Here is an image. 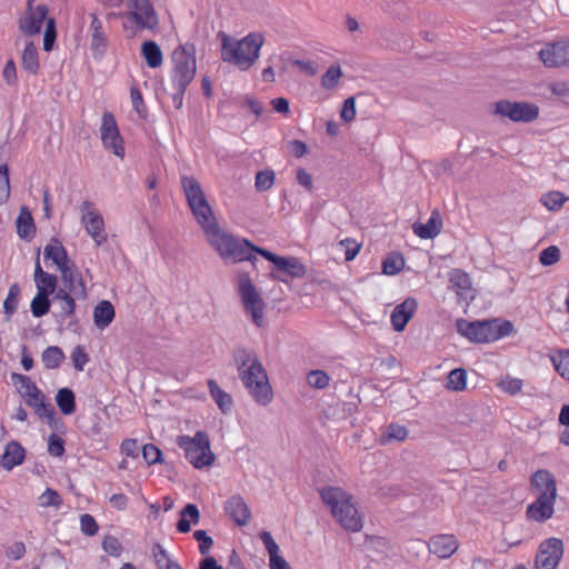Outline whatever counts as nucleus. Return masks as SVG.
I'll use <instances>...</instances> for the list:
<instances>
[{
	"label": "nucleus",
	"instance_id": "32",
	"mask_svg": "<svg viewBox=\"0 0 569 569\" xmlns=\"http://www.w3.org/2000/svg\"><path fill=\"white\" fill-rule=\"evenodd\" d=\"M200 520L198 507L193 503H188L180 511V519L177 523V530L181 533H187L191 529V522L197 525Z\"/></svg>",
	"mask_w": 569,
	"mask_h": 569
},
{
	"label": "nucleus",
	"instance_id": "13",
	"mask_svg": "<svg viewBox=\"0 0 569 569\" xmlns=\"http://www.w3.org/2000/svg\"><path fill=\"white\" fill-rule=\"evenodd\" d=\"M36 0H27V8L18 20L19 30L26 36L38 34L43 24L47 26L49 8L47 4H36Z\"/></svg>",
	"mask_w": 569,
	"mask_h": 569
},
{
	"label": "nucleus",
	"instance_id": "4",
	"mask_svg": "<svg viewBox=\"0 0 569 569\" xmlns=\"http://www.w3.org/2000/svg\"><path fill=\"white\" fill-rule=\"evenodd\" d=\"M319 493L333 518L345 530L358 532L362 529V518L351 495L342 488L333 486L323 487Z\"/></svg>",
	"mask_w": 569,
	"mask_h": 569
},
{
	"label": "nucleus",
	"instance_id": "43",
	"mask_svg": "<svg viewBox=\"0 0 569 569\" xmlns=\"http://www.w3.org/2000/svg\"><path fill=\"white\" fill-rule=\"evenodd\" d=\"M30 308H31V312L34 317H37V318L43 317L50 310L49 296L37 293L36 297L31 301Z\"/></svg>",
	"mask_w": 569,
	"mask_h": 569
},
{
	"label": "nucleus",
	"instance_id": "58",
	"mask_svg": "<svg viewBox=\"0 0 569 569\" xmlns=\"http://www.w3.org/2000/svg\"><path fill=\"white\" fill-rule=\"evenodd\" d=\"M48 452L53 457H61L64 453V440L52 433L48 439Z\"/></svg>",
	"mask_w": 569,
	"mask_h": 569
},
{
	"label": "nucleus",
	"instance_id": "40",
	"mask_svg": "<svg viewBox=\"0 0 569 569\" xmlns=\"http://www.w3.org/2000/svg\"><path fill=\"white\" fill-rule=\"evenodd\" d=\"M567 199L560 191H549L542 196L541 202L548 210L557 211L562 208Z\"/></svg>",
	"mask_w": 569,
	"mask_h": 569
},
{
	"label": "nucleus",
	"instance_id": "5",
	"mask_svg": "<svg viewBox=\"0 0 569 569\" xmlns=\"http://www.w3.org/2000/svg\"><path fill=\"white\" fill-rule=\"evenodd\" d=\"M172 63L171 84L176 91L174 101L179 99L180 106L183 94L194 79L197 71L194 44L186 43L177 47L172 52Z\"/></svg>",
	"mask_w": 569,
	"mask_h": 569
},
{
	"label": "nucleus",
	"instance_id": "11",
	"mask_svg": "<svg viewBox=\"0 0 569 569\" xmlns=\"http://www.w3.org/2000/svg\"><path fill=\"white\" fill-rule=\"evenodd\" d=\"M99 131L103 148L116 157L123 159L126 156L124 140L111 112H103Z\"/></svg>",
	"mask_w": 569,
	"mask_h": 569
},
{
	"label": "nucleus",
	"instance_id": "62",
	"mask_svg": "<svg viewBox=\"0 0 569 569\" xmlns=\"http://www.w3.org/2000/svg\"><path fill=\"white\" fill-rule=\"evenodd\" d=\"M356 99L353 97H349L343 102V107L340 113L341 119L345 122H350L356 118Z\"/></svg>",
	"mask_w": 569,
	"mask_h": 569
},
{
	"label": "nucleus",
	"instance_id": "49",
	"mask_svg": "<svg viewBox=\"0 0 569 569\" xmlns=\"http://www.w3.org/2000/svg\"><path fill=\"white\" fill-rule=\"evenodd\" d=\"M307 381L316 389H325L329 385L330 377L323 370H312L308 373Z\"/></svg>",
	"mask_w": 569,
	"mask_h": 569
},
{
	"label": "nucleus",
	"instance_id": "37",
	"mask_svg": "<svg viewBox=\"0 0 569 569\" xmlns=\"http://www.w3.org/2000/svg\"><path fill=\"white\" fill-rule=\"evenodd\" d=\"M496 386L505 393L517 396L522 390L523 381L519 378L506 375L498 379Z\"/></svg>",
	"mask_w": 569,
	"mask_h": 569
},
{
	"label": "nucleus",
	"instance_id": "23",
	"mask_svg": "<svg viewBox=\"0 0 569 569\" xmlns=\"http://www.w3.org/2000/svg\"><path fill=\"white\" fill-rule=\"evenodd\" d=\"M459 547L452 535H438L428 542L429 551L439 558H449Z\"/></svg>",
	"mask_w": 569,
	"mask_h": 569
},
{
	"label": "nucleus",
	"instance_id": "63",
	"mask_svg": "<svg viewBox=\"0 0 569 569\" xmlns=\"http://www.w3.org/2000/svg\"><path fill=\"white\" fill-rule=\"evenodd\" d=\"M71 359H72L74 368L78 371H82L86 363L89 361L88 355L84 352V350L80 346H78L73 349V351L71 353Z\"/></svg>",
	"mask_w": 569,
	"mask_h": 569
},
{
	"label": "nucleus",
	"instance_id": "27",
	"mask_svg": "<svg viewBox=\"0 0 569 569\" xmlns=\"http://www.w3.org/2000/svg\"><path fill=\"white\" fill-rule=\"evenodd\" d=\"M26 452L23 447L17 441H11L7 445L4 453L1 457V466L6 470H11L21 465L24 460Z\"/></svg>",
	"mask_w": 569,
	"mask_h": 569
},
{
	"label": "nucleus",
	"instance_id": "19",
	"mask_svg": "<svg viewBox=\"0 0 569 569\" xmlns=\"http://www.w3.org/2000/svg\"><path fill=\"white\" fill-rule=\"evenodd\" d=\"M539 58L549 68L569 66L566 41L547 44L539 51Z\"/></svg>",
	"mask_w": 569,
	"mask_h": 569
},
{
	"label": "nucleus",
	"instance_id": "30",
	"mask_svg": "<svg viewBox=\"0 0 569 569\" xmlns=\"http://www.w3.org/2000/svg\"><path fill=\"white\" fill-rule=\"evenodd\" d=\"M141 54L144 58L147 66L151 69L161 67L163 62L162 51L156 41H144L141 44Z\"/></svg>",
	"mask_w": 569,
	"mask_h": 569
},
{
	"label": "nucleus",
	"instance_id": "52",
	"mask_svg": "<svg viewBox=\"0 0 569 569\" xmlns=\"http://www.w3.org/2000/svg\"><path fill=\"white\" fill-rule=\"evenodd\" d=\"M142 457L147 465H156L162 461V452L161 450L152 445L147 443L142 447Z\"/></svg>",
	"mask_w": 569,
	"mask_h": 569
},
{
	"label": "nucleus",
	"instance_id": "7",
	"mask_svg": "<svg viewBox=\"0 0 569 569\" xmlns=\"http://www.w3.org/2000/svg\"><path fill=\"white\" fill-rule=\"evenodd\" d=\"M513 331L509 320H485L470 322L465 327V338L477 343H489L508 337Z\"/></svg>",
	"mask_w": 569,
	"mask_h": 569
},
{
	"label": "nucleus",
	"instance_id": "50",
	"mask_svg": "<svg viewBox=\"0 0 569 569\" xmlns=\"http://www.w3.org/2000/svg\"><path fill=\"white\" fill-rule=\"evenodd\" d=\"M57 39L56 20L50 18L47 20V26L43 36V50L51 51Z\"/></svg>",
	"mask_w": 569,
	"mask_h": 569
},
{
	"label": "nucleus",
	"instance_id": "1",
	"mask_svg": "<svg viewBox=\"0 0 569 569\" xmlns=\"http://www.w3.org/2000/svg\"><path fill=\"white\" fill-rule=\"evenodd\" d=\"M181 187L188 206L201 227L207 242L217 253L223 260H230L232 262L250 261L254 263L256 256L253 253H257V250L261 248L244 238H236L218 226L213 211L197 179L190 176H183L181 178Z\"/></svg>",
	"mask_w": 569,
	"mask_h": 569
},
{
	"label": "nucleus",
	"instance_id": "12",
	"mask_svg": "<svg viewBox=\"0 0 569 569\" xmlns=\"http://www.w3.org/2000/svg\"><path fill=\"white\" fill-rule=\"evenodd\" d=\"M81 224L97 246L108 241L106 224L102 214L97 210L93 202L84 200L80 204Z\"/></svg>",
	"mask_w": 569,
	"mask_h": 569
},
{
	"label": "nucleus",
	"instance_id": "56",
	"mask_svg": "<svg viewBox=\"0 0 569 569\" xmlns=\"http://www.w3.org/2000/svg\"><path fill=\"white\" fill-rule=\"evenodd\" d=\"M80 528L88 537L94 536L99 530L96 519L89 513H84L80 517Z\"/></svg>",
	"mask_w": 569,
	"mask_h": 569
},
{
	"label": "nucleus",
	"instance_id": "29",
	"mask_svg": "<svg viewBox=\"0 0 569 569\" xmlns=\"http://www.w3.org/2000/svg\"><path fill=\"white\" fill-rule=\"evenodd\" d=\"M21 66L26 72L36 76L40 70L38 49L33 42H28L21 54Z\"/></svg>",
	"mask_w": 569,
	"mask_h": 569
},
{
	"label": "nucleus",
	"instance_id": "51",
	"mask_svg": "<svg viewBox=\"0 0 569 569\" xmlns=\"http://www.w3.org/2000/svg\"><path fill=\"white\" fill-rule=\"evenodd\" d=\"M556 371L565 379L569 380V350L561 351L557 358L552 359Z\"/></svg>",
	"mask_w": 569,
	"mask_h": 569
},
{
	"label": "nucleus",
	"instance_id": "48",
	"mask_svg": "<svg viewBox=\"0 0 569 569\" xmlns=\"http://www.w3.org/2000/svg\"><path fill=\"white\" fill-rule=\"evenodd\" d=\"M405 261L401 256L390 254L382 262V271L385 274L393 276L400 272Z\"/></svg>",
	"mask_w": 569,
	"mask_h": 569
},
{
	"label": "nucleus",
	"instance_id": "24",
	"mask_svg": "<svg viewBox=\"0 0 569 569\" xmlns=\"http://www.w3.org/2000/svg\"><path fill=\"white\" fill-rule=\"evenodd\" d=\"M441 227V214L437 210H435L431 212L426 223L415 222L412 224V231L420 239H433L440 233Z\"/></svg>",
	"mask_w": 569,
	"mask_h": 569
},
{
	"label": "nucleus",
	"instance_id": "54",
	"mask_svg": "<svg viewBox=\"0 0 569 569\" xmlns=\"http://www.w3.org/2000/svg\"><path fill=\"white\" fill-rule=\"evenodd\" d=\"M130 99H131L132 108L134 109V111L138 114L144 117L147 113V107L143 101V97H142L140 89L137 88L136 86L130 88Z\"/></svg>",
	"mask_w": 569,
	"mask_h": 569
},
{
	"label": "nucleus",
	"instance_id": "44",
	"mask_svg": "<svg viewBox=\"0 0 569 569\" xmlns=\"http://www.w3.org/2000/svg\"><path fill=\"white\" fill-rule=\"evenodd\" d=\"M151 551L158 569H166L176 562L160 543H154Z\"/></svg>",
	"mask_w": 569,
	"mask_h": 569
},
{
	"label": "nucleus",
	"instance_id": "20",
	"mask_svg": "<svg viewBox=\"0 0 569 569\" xmlns=\"http://www.w3.org/2000/svg\"><path fill=\"white\" fill-rule=\"evenodd\" d=\"M418 307V302L415 298H407L403 302L396 306L391 313V325L398 332L405 330L407 323L413 317Z\"/></svg>",
	"mask_w": 569,
	"mask_h": 569
},
{
	"label": "nucleus",
	"instance_id": "55",
	"mask_svg": "<svg viewBox=\"0 0 569 569\" xmlns=\"http://www.w3.org/2000/svg\"><path fill=\"white\" fill-rule=\"evenodd\" d=\"M560 259V250L556 246H550L540 252L539 261L543 266H552Z\"/></svg>",
	"mask_w": 569,
	"mask_h": 569
},
{
	"label": "nucleus",
	"instance_id": "9",
	"mask_svg": "<svg viewBox=\"0 0 569 569\" xmlns=\"http://www.w3.org/2000/svg\"><path fill=\"white\" fill-rule=\"evenodd\" d=\"M128 11L107 12V19L126 17L132 20L138 29L152 30L159 24L158 13L153 8L151 0H127Z\"/></svg>",
	"mask_w": 569,
	"mask_h": 569
},
{
	"label": "nucleus",
	"instance_id": "22",
	"mask_svg": "<svg viewBox=\"0 0 569 569\" xmlns=\"http://www.w3.org/2000/svg\"><path fill=\"white\" fill-rule=\"evenodd\" d=\"M224 510L236 525L240 527L246 526L251 518L247 502L239 495L232 496L227 500Z\"/></svg>",
	"mask_w": 569,
	"mask_h": 569
},
{
	"label": "nucleus",
	"instance_id": "28",
	"mask_svg": "<svg viewBox=\"0 0 569 569\" xmlns=\"http://www.w3.org/2000/svg\"><path fill=\"white\" fill-rule=\"evenodd\" d=\"M43 254L44 259L52 260L59 270L72 262L68 259L64 247L57 239L44 247Z\"/></svg>",
	"mask_w": 569,
	"mask_h": 569
},
{
	"label": "nucleus",
	"instance_id": "64",
	"mask_svg": "<svg viewBox=\"0 0 569 569\" xmlns=\"http://www.w3.org/2000/svg\"><path fill=\"white\" fill-rule=\"evenodd\" d=\"M2 76H3V79L7 82V84H9V86L17 84V82H18L17 67L12 59L7 61V63L3 68V71H2Z\"/></svg>",
	"mask_w": 569,
	"mask_h": 569
},
{
	"label": "nucleus",
	"instance_id": "34",
	"mask_svg": "<svg viewBox=\"0 0 569 569\" xmlns=\"http://www.w3.org/2000/svg\"><path fill=\"white\" fill-rule=\"evenodd\" d=\"M56 402L60 411L64 416L72 415L76 411V398L74 393L69 388H62L58 390L56 396Z\"/></svg>",
	"mask_w": 569,
	"mask_h": 569
},
{
	"label": "nucleus",
	"instance_id": "45",
	"mask_svg": "<svg viewBox=\"0 0 569 569\" xmlns=\"http://www.w3.org/2000/svg\"><path fill=\"white\" fill-rule=\"evenodd\" d=\"M408 437V429L398 423H390L386 431L382 433V441H403Z\"/></svg>",
	"mask_w": 569,
	"mask_h": 569
},
{
	"label": "nucleus",
	"instance_id": "25",
	"mask_svg": "<svg viewBox=\"0 0 569 569\" xmlns=\"http://www.w3.org/2000/svg\"><path fill=\"white\" fill-rule=\"evenodd\" d=\"M555 502L533 500L528 505L526 515L527 518L535 522H545L553 516Z\"/></svg>",
	"mask_w": 569,
	"mask_h": 569
},
{
	"label": "nucleus",
	"instance_id": "21",
	"mask_svg": "<svg viewBox=\"0 0 569 569\" xmlns=\"http://www.w3.org/2000/svg\"><path fill=\"white\" fill-rule=\"evenodd\" d=\"M34 415L48 423H51L56 416V409L41 390L24 400Z\"/></svg>",
	"mask_w": 569,
	"mask_h": 569
},
{
	"label": "nucleus",
	"instance_id": "38",
	"mask_svg": "<svg viewBox=\"0 0 569 569\" xmlns=\"http://www.w3.org/2000/svg\"><path fill=\"white\" fill-rule=\"evenodd\" d=\"M63 360L64 353L59 347L51 346L42 352V362L48 369L58 368Z\"/></svg>",
	"mask_w": 569,
	"mask_h": 569
},
{
	"label": "nucleus",
	"instance_id": "42",
	"mask_svg": "<svg viewBox=\"0 0 569 569\" xmlns=\"http://www.w3.org/2000/svg\"><path fill=\"white\" fill-rule=\"evenodd\" d=\"M37 293L50 296L56 295L58 279L54 274L48 273L40 279H36Z\"/></svg>",
	"mask_w": 569,
	"mask_h": 569
},
{
	"label": "nucleus",
	"instance_id": "10",
	"mask_svg": "<svg viewBox=\"0 0 569 569\" xmlns=\"http://www.w3.org/2000/svg\"><path fill=\"white\" fill-rule=\"evenodd\" d=\"M493 113L513 122H532L539 116V107L530 102L499 100L493 104Z\"/></svg>",
	"mask_w": 569,
	"mask_h": 569
},
{
	"label": "nucleus",
	"instance_id": "35",
	"mask_svg": "<svg viewBox=\"0 0 569 569\" xmlns=\"http://www.w3.org/2000/svg\"><path fill=\"white\" fill-rule=\"evenodd\" d=\"M54 299L61 302V315L64 317H72L76 313V300L78 298L74 297L73 292L59 289L54 295Z\"/></svg>",
	"mask_w": 569,
	"mask_h": 569
},
{
	"label": "nucleus",
	"instance_id": "36",
	"mask_svg": "<svg viewBox=\"0 0 569 569\" xmlns=\"http://www.w3.org/2000/svg\"><path fill=\"white\" fill-rule=\"evenodd\" d=\"M12 380L18 386L19 392L23 400H26L27 398L31 397L32 395L40 390L36 382H33L31 378L28 376L13 373Z\"/></svg>",
	"mask_w": 569,
	"mask_h": 569
},
{
	"label": "nucleus",
	"instance_id": "16",
	"mask_svg": "<svg viewBox=\"0 0 569 569\" xmlns=\"http://www.w3.org/2000/svg\"><path fill=\"white\" fill-rule=\"evenodd\" d=\"M563 553L560 539L549 538L543 541L536 556V569H556Z\"/></svg>",
	"mask_w": 569,
	"mask_h": 569
},
{
	"label": "nucleus",
	"instance_id": "3",
	"mask_svg": "<svg viewBox=\"0 0 569 569\" xmlns=\"http://www.w3.org/2000/svg\"><path fill=\"white\" fill-rule=\"evenodd\" d=\"M264 41V36L261 32H250L240 40L223 36L221 59L234 64L241 71H247L259 59Z\"/></svg>",
	"mask_w": 569,
	"mask_h": 569
},
{
	"label": "nucleus",
	"instance_id": "14",
	"mask_svg": "<svg viewBox=\"0 0 569 569\" xmlns=\"http://www.w3.org/2000/svg\"><path fill=\"white\" fill-rule=\"evenodd\" d=\"M530 490L536 500L556 502L557 481L555 476L546 470H537L530 478Z\"/></svg>",
	"mask_w": 569,
	"mask_h": 569
},
{
	"label": "nucleus",
	"instance_id": "39",
	"mask_svg": "<svg viewBox=\"0 0 569 569\" xmlns=\"http://www.w3.org/2000/svg\"><path fill=\"white\" fill-rule=\"evenodd\" d=\"M342 77V70L339 64H332L328 68L321 78V86L326 90L335 89Z\"/></svg>",
	"mask_w": 569,
	"mask_h": 569
},
{
	"label": "nucleus",
	"instance_id": "2",
	"mask_svg": "<svg viewBox=\"0 0 569 569\" xmlns=\"http://www.w3.org/2000/svg\"><path fill=\"white\" fill-rule=\"evenodd\" d=\"M239 377L249 393L260 405L272 400V389L264 368L253 351L240 348L233 352Z\"/></svg>",
	"mask_w": 569,
	"mask_h": 569
},
{
	"label": "nucleus",
	"instance_id": "26",
	"mask_svg": "<svg viewBox=\"0 0 569 569\" xmlns=\"http://www.w3.org/2000/svg\"><path fill=\"white\" fill-rule=\"evenodd\" d=\"M116 310L108 300L100 301L93 309V322L99 330H104L113 321Z\"/></svg>",
	"mask_w": 569,
	"mask_h": 569
},
{
	"label": "nucleus",
	"instance_id": "6",
	"mask_svg": "<svg viewBox=\"0 0 569 569\" xmlns=\"http://www.w3.org/2000/svg\"><path fill=\"white\" fill-rule=\"evenodd\" d=\"M177 445L183 450L188 462L196 469L209 467L214 462V453L210 448L207 432L197 431L193 437L182 435L177 437Z\"/></svg>",
	"mask_w": 569,
	"mask_h": 569
},
{
	"label": "nucleus",
	"instance_id": "53",
	"mask_svg": "<svg viewBox=\"0 0 569 569\" xmlns=\"http://www.w3.org/2000/svg\"><path fill=\"white\" fill-rule=\"evenodd\" d=\"M339 247H341L345 250L346 261L353 260L358 256V253L361 249V244L350 238L341 240L339 242Z\"/></svg>",
	"mask_w": 569,
	"mask_h": 569
},
{
	"label": "nucleus",
	"instance_id": "33",
	"mask_svg": "<svg viewBox=\"0 0 569 569\" xmlns=\"http://www.w3.org/2000/svg\"><path fill=\"white\" fill-rule=\"evenodd\" d=\"M208 388L220 410L224 413L229 412L233 405L231 396L222 390L213 379L208 380Z\"/></svg>",
	"mask_w": 569,
	"mask_h": 569
},
{
	"label": "nucleus",
	"instance_id": "57",
	"mask_svg": "<svg viewBox=\"0 0 569 569\" xmlns=\"http://www.w3.org/2000/svg\"><path fill=\"white\" fill-rule=\"evenodd\" d=\"M8 166H0V203L7 201L10 193Z\"/></svg>",
	"mask_w": 569,
	"mask_h": 569
},
{
	"label": "nucleus",
	"instance_id": "59",
	"mask_svg": "<svg viewBox=\"0 0 569 569\" xmlns=\"http://www.w3.org/2000/svg\"><path fill=\"white\" fill-rule=\"evenodd\" d=\"M193 538L199 542L200 553L207 555L213 545L212 538L209 537L204 530H196L193 532Z\"/></svg>",
	"mask_w": 569,
	"mask_h": 569
},
{
	"label": "nucleus",
	"instance_id": "61",
	"mask_svg": "<svg viewBox=\"0 0 569 569\" xmlns=\"http://www.w3.org/2000/svg\"><path fill=\"white\" fill-rule=\"evenodd\" d=\"M102 547L106 552L113 557H118L122 551V546L120 541L113 536L104 537L102 541Z\"/></svg>",
	"mask_w": 569,
	"mask_h": 569
},
{
	"label": "nucleus",
	"instance_id": "15",
	"mask_svg": "<svg viewBox=\"0 0 569 569\" xmlns=\"http://www.w3.org/2000/svg\"><path fill=\"white\" fill-rule=\"evenodd\" d=\"M257 253L272 262L279 271L290 278H303L307 273L306 266L297 257L278 256L264 248L257 250Z\"/></svg>",
	"mask_w": 569,
	"mask_h": 569
},
{
	"label": "nucleus",
	"instance_id": "17",
	"mask_svg": "<svg viewBox=\"0 0 569 569\" xmlns=\"http://www.w3.org/2000/svg\"><path fill=\"white\" fill-rule=\"evenodd\" d=\"M59 271L61 274L62 283L64 286L63 289L73 292L74 297L78 299H86L87 287L77 266L71 262Z\"/></svg>",
	"mask_w": 569,
	"mask_h": 569
},
{
	"label": "nucleus",
	"instance_id": "47",
	"mask_svg": "<svg viewBox=\"0 0 569 569\" xmlns=\"http://www.w3.org/2000/svg\"><path fill=\"white\" fill-rule=\"evenodd\" d=\"M39 500H40V506L43 508L54 507L58 509L62 506V502H63L60 493L57 490L51 489V488H47L42 492V495L39 497Z\"/></svg>",
	"mask_w": 569,
	"mask_h": 569
},
{
	"label": "nucleus",
	"instance_id": "31",
	"mask_svg": "<svg viewBox=\"0 0 569 569\" xmlns=\"http://www.w3.org/2000/svg\"><path fill=\"white\" fill-rule=\"evenodd\" d=\"M16 226H17V233L22 239H29L34 234L36 226H34L32 214L28 210V208H26V207L21 208V210L18 214V218H17V221H16Z\"/></svg>",
	"mask_w": 569,
	"mask_h": 569
},
{
	"label": "nucleus",
	"instance_id": "18",
	"mask_svg": "<svg viewBox=\"0 0 569 569\" xmlns=\"http://www.w3.org/2000/svg\"><path fill=\"white\" fill-rule=\"evenodd\" d=\"M91 22L88 29L90 36V47L94 54L102 56L106 53L109 39L103 28V23L96 12L90 13Z\"/></svg>",
	"mask_w": 569,
	"mask_h": 569
},
{
	"label": "nucleus",
	"instance_id": "46",
	"mask_svg": "<svg viewBox=\"0 0 569 569\" xmlns=\"http://www.w3.org/2000/svg\"><path fill=\"white\" fill-rule=\"evenodd\" d=\"M20 295V287L18 283L10 286L7 298L3 302V309L6 315L12 316L18 308V297Z\"/></svg>",
	"mask_w": 569,
	"mask_h": 569
},
{
	"label": "nucleus",
	"instance_id": "41",
	"mask_svg": "<svg viewBox=\"0 0 569 569\" xmlns=\"http://www.w3.org/2000/svg\"><path fill=\"white\" fill-rule=\"evenodd\" d=\"M276 181L274 171L271 169H266L257 172L254 179V187L258 191H267L271 189Z\"/></svg>",
	"mask_w": 569,
	"mask_h": 569
},
{
	"label": "nucleus",
	"instance_id": "60",
	"mask_svg": "<svg viewBox=\"0 0 569 569\" xmlns=\"http://www.w3.org/2000/svg\"><path fill=\"white\" fill-rule=\"evenodd\" d=\"M446 387L453 391L462 390V368H456L449 372Z\"/></svg>",
	"mask_w": 569,
	"mask_h": 569
},
{
	"label": "nucleus",
	"instance_id": "8",
	"mask_svg": "<svg viewBox=\"0 0 569 569\" xmlns=\"http://www.w3.org/2000/svg\"><path fill=\"white\" fill-rule=\"evenodd\" d=\"M237 289L243 308L250 313L253 323L261 328L264 326L266 303L248 273H240Z\"/></svg>",
	"mask_w": 569,
	"mask_h": 569
}]
</instances>
